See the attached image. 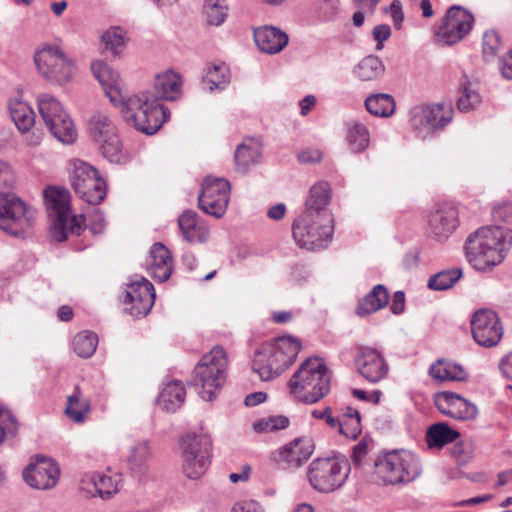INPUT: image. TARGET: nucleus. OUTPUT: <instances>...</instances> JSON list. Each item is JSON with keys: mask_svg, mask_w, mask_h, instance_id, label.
Instances as JSON below:
<instances>
[{"mask_svg": "<svg viewBox=\"0 0 512 512\" xmlns=\"http://www.w3.org/2000/svg\"><path fill=\"white\" fill-rule=\"evenodd\" d=\"M16 182L15 172L11 165L0 160V192H9Z\"/></svg>", "mask_w": 512, "mask_h": 512, "instance_id": "nucleus-56", "label": "nucleus"}, {"mask_svg": "<svg viewBox=\"0 0 512 512\" xmlns=\"http://www.w3.org/2000/svg\"><path fill=\"white\" fill-rule=\"evenodd\" d=\"M43 204L50 222L49 235L54 241L64 242L85 230V216L73 212L70 194H43Z\"/></svg>", "mask_w": 512, "mask_h": 512, "instance_id": "nucleus-5", "label": "nucleus"}, {"mask_svg": "<svg viewBox=\"0 0 512 512\" xmlns=\"http://www.w3.org/2000/svg\"><path fill=\"white\" fill-rule=\"evenodd\" d=\"M183 473L189 479H199L210 465L212 442L205 434L187 433L179 441Z\"/></svg>", "mask_w": 512, "mask_h": 512, "instance_id": "nucleus-9", "label": "nucleus"}, {"mask_svg": "<svg viewBox=\"0 0 512 512\" xmlns=\"http://www.w3.org/2000/svg\"><path fill=\"white\" fill-rule=\"evenodd\" d=\"M290 393L299 401L313 404L330 390V375L322 359L307 358L288 383Z\"/></svg>", "mask_w": 512, "mask_h": 512, "instance_id": "nucleus-3", "label": "nucleus"}, {"mask_svg": "<svg viewBox=\"0 0 512 512\" xmlns=\"http://www.w3.org/2000/svg\"><path fill=\"white\" fill-rule=\"evenodd\" d=\"M350 473V465L336 457L314 459L307 471L311 487L320 493H330L343 486Z\"/></svg>", "mask_w": 512, "mask_h": 512, "instance_id": "nucleus-8", "label": "nucleus"}, {"mask_svg": "<svg viewBox=\"0 0 512 512\" xmlns=\"http://www.w3.org/2000/svg\"><path fill=\"white\" fill-rule=\"evenodd\" d=\"M459 92L457 108L462 112L473 110L481 102L480 95L470 88V82L466 77L460 83Z\"/></svg>", "mask_w": 512, "mask_h": 512, "instance_id": "nucleus-50", "label": "nucleus"}, {"mask_svg": "<svg viewBox=\"0 0 512 512\" xmlns=\"http://www.w3.org/2000/svg\"><path fill=\"white\" fill-rule=\"evenodd\" d=\"M346 141L353 153H362L370 142V133L367 127L358 122L347 123Z\"/></svg>", "mask_w": 512, "mask_h": 512, "instance_id": "nucleus-40", "label": "nucleus"}, {"mask_svg": "<svg viewBox=\"0 0 512 512\" xmlns=\"http://www.w3.org/2000/svg\"><path fill=\"white\" fill-rule=\"evenodd\" d=\"M33 211L16 194H0V229L15 237L24 236L32 225Z\"/></svg>", "mask_w": 512, "mask_h": 512, "instance_id": "nucleus-12", "label": "nucleus"}, {"mask_svg": "<svg viewBox=\"0 0 512 512\" xmlns=\"http://www.w3.org/2000/svg\"><path fill=\"white\" fill-rule=\"evenodd\" d=\"M372 34L373 38L377 41V50H381L383 48L382 43L391 36V29L385 24L377 25L374 27Z\"/></svg>", "mask_w": 512, "mask_h": 512, "instance_id": "nucleus-60", "label": "nucleus"}, {"mask_svg": "<svg viewBox=\"0 0 512 512\" xmlns=\"http://www.w3.org/2000/svg\"><path fill=\"white\" fill-rule=\"evenodd\" d=\"M313 451L314 444L310 438H298L279 450L278 462L284 464V468H298Z\"/></svg>", "mask_w": 512, "mask_h": 512, "instance_id": "nucleus-25", "label": "nucleus"}, {"mask_svg": "<svg viewBox=\"0 0 512 512\" xmlns=\"http://www.w3.org/2000/svg\"><path fill=\"white\" fill-rule=\"evenodd\" d=\"M390 15L393 19L394 25L397 29L401 27V23L404 20V13L402 11V5L399 0H394L390 5Z\"/></svg>", "mask_w": 512, "mask_h": 512, "instance_id": "nucleus-63", "label": "nucleus"}, {"mask_svg": "<svg viewBox=\"0 0 512 512\" xmlns=\"http://www.w3.org/2000/svg\"><path fill=\"white\" fill-rule=\"evenodd\" d=\"M300 350L301 344L296 338L281 336L268 342V348L264 351V354H259V358L260 361H263L265 360V355L274 357V369L282 374L294 363Z\"/></svg>", "mask_w": 512, "mask_h": 512, "instance_id": "nucleus-21", "label": "nucleus"}, {"mask_svg": "<svg viewBox=\"0 0 512 512\" xmlns=\"http://www.w3.org/2000/svg\"><path fill=\"white\" fill-rule=\"evenodd\" d=\"M337 427L339 432L347 438L356 439L361 433V418L338 420Z\"/></svg>", "mask_w": 512, "mask_h": 512, "instance_id": "nucleus-55", "label": "nucleus"}, {"mask_svg": "<svg viewBox=\"0 0 512 512\" xmlns=\"http://www.w3.org/2000/svg\"><path fill=\"white\" fill-rule=\"evenodd\" d=\"M182 78L173 71H166L156 75L154 79L152 97L161 102L162 100H175L182 93Z\"/></svg>", "mask_w": 512, "mask_h": 512, "instance_id": "nucleus-26", "label": "nucleus"}, {"mask_svg": "<svg viewBox=\"0 0 512 512\" xmlns=\"http://www.w3.org/2000/svg\"><path fill=\"white\" fill-rule=\"evenodd\" d=\"M74 192H106L107 184L99 171L90 164L77 161L71 176Z\"/></svg>", "mask_w": 512, "mask_h": 512, "instance_id": "nucleus-23", "label": "nucleus"}, {"mask_svg": "<svg viewBox=\"0 0 512 512\" xmlns=\"http://www.w3.org/2000/svg\"><path fill=\"white\" fill-rule=\"evenodd\" d=\"M492 217L495 221H502L506 223L512 222V203L504 202L498 204L492 209Z\"/></svg>", "mask_w": 512, "mask_h": 512, "instance_id": "nucleus-57", "label": "nucleus"}, {"mask_svg": "<svg viewBox=\"0 0 512 512\" xmlns=\"http://www.w3.org/2000/svg\"><path fill=\"white\" fill-rule=\"evenodd\" d=\"M18 424L14 416L7 409L0 408V444L7 434L15 435Z\"/></svg>", "mask_w": 512, "mask_h": 512, "instance_id": "nucleus-54", "label": "nucleus"}, {"mask_svg": "<svg viewBox=\"0 0 512 512\" xmlns=\"http://www.w3.org/2000/svg\"><path fill=\"white\" fill-rule=\"evenodd\" d=\"M155 301V289L153 284L144 277H137L127 284L123 302L125 310L133 317L146 316Z\"/></svg>", "mask_w": 512, "mask_h": 512, "instance_id": "nucleus-15", "label": "nucleus"}, {"mask_svg": "<svg viewBox=\"0 0 512 512\" xmlns=\"http://www.w3.org/2000/svg\"><path fill=\"white\" fill-rule=\"evenodd\" d=\"M389 301V293L386 287L378 284L359 302L356 313L366 316L384 308Z\"/></svg>", "mask_w": 512, "mask_h": 512, "instance_id": "nucleus-33", "label": "nucleus"}, {"mask_svg": "<svg viewBox=\"0 0 512 512\" xmlns=\"http://www.w3.org/2000/svg\"><path fill=\"white\" fill-rule=\"evenodd\" d=\"M434 402L441 414L456 420H473L478 415L476 405L455 392H439Z\"/></svg>", "mask_w": 512, "mask_h": 512, "instance_id": "nucleus-20", "label": "nucleus"}, {"mask_svg": "<svg viewBox=\"0 0 512 512\" xmlns=\"http://www.w3.org/2000/svg\"><path fill=\"white\" fill-rule=\"evenodd\" d=\"M499 68L505 79H512V50L499 59Z\"/></svg>", "mask_w": 512, "mask_h": 512, "instance_id": "nucleus-61", "label": "nucleus"}, {"mask_svg": "<svg viewBox=\"0 0 512 512\" xmlns=\"http://www.w3.org/2000/svg\"><path fill=\"white\" fill-rule=\"evenodd\" d=\"M82 489L86 490L92 496H98L102 499H109L118 492L117 484L111 477L105 475H92L87 481H83Z\"/></svg>", "mask_w": 512, "mask_h": 512, "instance_id": "nucleus-38", "label": "nucleus"}, {"mask_svg": "<svg viewBox=\"0 0 512 512\" xmlns=\"http://www.w3.org/2000/svg\"><path fill=\"white\" fill-rule=\"evenodd\" d=\"M405 309V294L403 291H396L392 297L390 310L393 314L399 315Z\"/></svg>", "mask_w": 512, "mask_h": 512, "instance_id": "nucleus-62", "label": "nucleus"}, {"mask_svg": "<svg viewBox=\"0 0 512 512\" xmlns=\"http://www.w3.org/2000/svg\"><path fill=\"white\" fill-rule=\"evenodd\" d=\"M91 70L95 78L100 82L105 94L115 106L124 100L120 88L119 74L103 61H95L91 64Z\"/></svg>", "mask_w": 512, "mask_h": 512, "instance_id": "nucleus-24", "label": "nucleus"}, {"mask_svg": "<svg viewBox=\"0 0 512 512\" xmlns=\"http://www.w3.org/2000/svg\"><path fill=\"white\" fill-rule=\"evenodd\" d=\"M354 364L357 372L370 383L385 379L389 372V365L382 353L368 346L357 348Z\"/></svg>", "mask_w": 512, "mask_h": 512, "instance_id": "nucleus-18", "label": "nucleus"}, {"mask_svg": "<svg viewBox=\"0 0 512 512\" xmlns=\"http://www.w3.org/2000/svg\"><path fill=\"white\" fill-rule=\"evenodd\" d=\"M462 277L460 268H452L440 271L432 275L428 280V287L435 291H444L452 286Z\"/></svg>", "mask_w": 512, "mask_h": 512, "instance_id": "nucleus-48", "label": "nucleus"}, {"mask_svg": "<svg viewBox=\"0 0 512 512\" xmlns=\"http://www.w3.org/2000/svg\"><path fill=\"white\" fill-rule=\"evenodd\" d=\"M369 440L363 438L360 442H358L354 448L352 453V461L354 465L360 466L363 462V459L369 452Z\"/></svg>", "mask_w": 512, "mask_h": 512, "instance_id": "nucleus-58", "label": "nucleus"}, {"mask_svg": "<svg viewBox=\"0 0 512 512\" xmlns=\"http://www.w3.org/2000/svg\"><path fill=\"white\" fill-rule=\"evenodd\" d=\"M499 369L507 380L512 381V353H509L500 360Z\"/></svg>", "mask_w": 512, "mask_h": 512, "instance_id": "nucleus-64", "label": "nucleus"}, {"mask_svg": "<svg viewBox=\"0 0 512 512\" xmlns=\"http://www.w3.org/2000/svg\"><path fill=\"white\" fill-rule=\"evenodd\" d=\"M185 388L180 381L174 380L165 385L158 403L168 412H175L185 401Z\"/></svg>", "mask_w": 512, "mask_h": 512, "instance_id": "nucleus-36", "label": "nucleus"}, {"mask_svg": "<svg viewBox=\"0 0 512 512\" xmlns=\"http://www.w3.org/2000/svg\"><path fill=\"white\" fill-rule=\"evenodd\" d=\"M98 337L90 331H81L72 340L73 351L82 358L91 357L97 347Z\"/></svg>", "mask_w": 512, "mask_h": 512, "instance_id": "nucleus-47", "label": "nucleus"}, {"mask_svg": "<svg viewBox=\"0 0 512 512\" xmlns=\"http://www.w3.org/2000/svg\"><path fill=\"white\" fill-rule=\"evenodd\" d=\"M232 512H264V510L257 501L244 500L235 503Z\"/></svg>", "mask_w": 512, "mask_h": 512, "instance_id": "nucleus-59", "label": "nucleus"}, {"mask_svg": "<svg viewBox=\"0 0 512 512\" xmlns=\"http://www.w3.org/2000/svg\"><path fill=\"white\" fill-rule=\"evenodd\" d=\"M231 184L224 177L206 176L200 186L199 192H230Z\"/></svg>", "mask_w": 512, "mask_h": 512, "instance_id": "nucleus-53", "label": "nucleus"}, {"mask_svg": "<svg viewBox=\"0 0 512 512\" xmlns=\"http://www.w3.org/2000/svg\"><path fill=\"white\" fill-rule=\"evenodd\" d=\"M229 82L230 72L225 64L209 66L202 80L204 88L209 91H214L215 89L222 90Z\"/></svg>", "mask_w": 512, "mask_h": 512, "instance_id": "nucleus-43", "label": "nucleus"}, {"mask_svg": "<svg viewBox=\"0 0 512 512\" xmlns=\"http://www.w3.org/2000/svg\"><path fill=\"white\" fill-rule=\"evenodd\" d=\"M101 41L107 51L118 56L125 48V32L120 27H112L102 34Z\"/></svg>", "mask_w": 512, "mask_h": 512, "instance_id": "nucleus-49", "label": "nucleus"}, {"mask_svg": "<svg viewBox=\"0 0 512 512\" xmlns=\"http://www.w3.org/2000/svg\"><path fill=\"white\" fill-rule=\"evenodd\" d=\"M88 132L95 143L118 134L111 118L101 112L94 113L88 121Z\"/></svg>", "mask_w": 512, "mask_h": 512, "instance_id": "nucleus-35", "label": "nucleus"}, {"mask_svg": "<svg viewBox=\"0 0 512 512\" xmlns=\"http://www.w3.org/2000/svg\"><path fill=\"white\" fill-rule=\"evenodd\" d=\"M365 107L374 116L389 117L394 113L395 100L390 94L378 93L366 98Z\"/></svg>", "mask_w": 512, "mask_h": 512, "instance_id": "nucleus-42", "label": "nucleus"}, {"mask_svg": "<svg viewBox=\"0 0 512 512\" xmlns=\"http://www.w3.org/2000/svg\"><path fill=\"white\" fill-rule=\"evenodd\" d=\"M268 348V342L262 344L254 353V357L252 360V369L256 372L261 380L270 381L276 377H278L281 373L278 370H275L273 358L268 355H265V360L260 361L259 354H264V351Z\"/></svg>", "mask_w": 512, "mask_h": 512, "instance_id": "nucleus-45", "label": "nucleus"}, {"mask_svg": "<svg viewBox=\"0 0 512 512\" xmlns=\"http://www.w3.org/2000/svg\"><path fill=\"white\" fill-rule=\"evenodd\" d=\"M39 113L50 131L60 142L71 144L77 137L74 123L61 103L50 94L37 97Z\"/></svg>", "mask_w": 512, "mask_h": 512, "instance_id": "nucleus-10", "label": "nucleus"}, {"mask_svg": "<svg viewBox=\"0 0 512 512\" xmlns=\"http://www.w3.org/2000/svg\"><path fill=\"white\" fill-rule=\"evenodd\" d=\"M151 457L149 443L146 440L135 442L129 449L127 463L129 470L136 476L144 475Z\"/></svg>", "mask_w": 512, "mask_h": 512, "instance_id": "nucleus-32", "label": "nucleus"}, {"mask_svg": "<svg viewBox=\"0 0 512 512\" xmlns=\"http://www.w3.org/2000/svg\"><path fill=\"white\" fill-rule=\"evenodd\" d=\"M90 411V399L84 397L79 386H75L72 394L67 397V404L64 410L65 415L74 423H83L86 421Z\"/></svg>", "mask_w": 512, "mask_h": 512, "instance_id": "nucleus-31", "label": "nucleus"}, {"mask_svg": "<svg viewBox=\"0 0 512 512\" xmlns=\"http://www.w3.org/2000/svg\"><path fill=\"white\" fill-rule=\"evenodd\" d=\"M454 110L450 105L435 104L415 107L411 111L410 125L418 137L426 138L433 131L443 129L453 119Z\"/></svg>", "mask_w": 512, "mask_h": 512, "instance_id": "nucleus-13", "label": "nucleus"}, {"mask_svg": "<svg viewBox=\"0 0 512 512\" xmlns=\"http://www.w3.org/2000/svg\"><path fill=\"white\" fill-rule=\"evenodd\" d=\"M60 470L50 458L39 457L30 463L23 471L25 482L32 488L48 490L53 488L59 480Z\"/></svg>", "mask_w": 512, "mask_h": 512, "instance_id": "nucleus-19", "label": "nucleus"}, {"mask_svg": "<svg viewBox=\"0 0 512 512\" xmlns=\"http://www.w3.org/2000/svg\"><path fill=\"white\" fill-rule=\"evenodd\" d=\"M512 245V230L501 226L481 227L465 242L468 262L478 271H488L503 262Z\"/></svg>", "mask_w": 512, "mask_h": 512, "instance_id": "nucleus-2", "label": "nucleus"}, {"mask_svg": "<svg viewBox=\"0 0 512 512\" xmlns=\"http://www.w3.org/2000/svg\"><path fill=\"white\" fill-rule=\"evenodd\" d=\"M228 4L226 0H205L203 15L205 22L210 26H220L228 16Z\"/></svg>", "mask_w": 512, "mask_h": 512, "instance_id": "nucleus-46", "label": "nucleus"}, {"mask_svg": "<svg viewBox=\"0 0 512 512\" xmlns=\"http://www.w3.org/2000/svg\"><path fill=\"white\" fill-rule=\"evenodd\" d=\"M9 114L17 129L22 133H29L35 123V113L23 101L11 100L8 104Z\"/></svg>", "mask_w": 512, "mask_h": 512, "instance_id": "nucleus-34", "label": "nucleus"}, {"mask_svg": "<svg viewBox=\"0 0 512 512\" xmlns=\"http://www.w3.org/2000/svg\"><path fill=\"white\" fill-rule=\"evenodd\" d=\"M501 49V40L497 31L489 30L483 35L482 54L485 62H492Z\"/></svg>", "mask_w": 512, "mask_h": 512, "instance_id": "nucleus-51", "label": "nucleus"}, {"mask_svg": "<svg viewBox=\"0 0 512 512\" xmlns=\"http://www.w3.org/2000/svg\"><path fill=\"white\" fill-rule=\"evenodd\" d=\"M471 330L475 342L486 348L496 346L503 336L500 319L490 309H480L473 314Z\"/></svg>", "mask_w": 512, "mask_h": 512, "instance_id": "nucleus-16", "label": "nucleus"}, {"mask_svg": "<svg viewBox=\"0 0 512 512\" xmlns=\"http://www.w3.org/2000/svg\"><path fill=\"white\" fill-rule=\"evenodd\" d=\"M474 16L461 6L450 7L439 27L437 40L445 45H453L464 39L471 31Z\"/></svg>", "mask_w": 512, "mask_h": 512, "instance_id": "nucleus-14", "label": "nucleus"}, {"mask_svg": "<svg viewBox=\"0 0 512 512\" xmlns=\"http://www.w3.org/2000/svg\"><path fill=\"white\" fill-rule=\"evenodd\" d=\"M102 156L110 163L124 165L129 162L128 152L123 148L119 135L97 142Z\"/></svg>", "mask_w": 512, "mask_h": 512, "instance_id": "nucleus-39", "label": "nucleus"}, {"mask_svg": "<svg viewBox=\"0 0 512 512\" xmlns=\"http://www.w3.org/2000/svg\"><path fill=\"white\" fill-rule=\"evenodd\" d=\"M262 145L255 138H245L234 153L236 171L246 173L252 166L259 163Z\"/></svg>", "mask_w": 512, "mask_h": 512, "instance_id": "nucleus-28", "label": "nucleus"}, {"mask_svg": "<svg viewBox=\"0 0 512 512\" xmlns=\"http://www.w3.org/2000/svg\"><path fill=\"white\" fill-rule=\"evenodd\" d=\"M377 477L385 485H407L422 474L420 459L411 451L395 449L378 454L374 461Z\"/></svg>", "mask_w": 512, "mask_h": 512, "instance_id": "nucleus-4", "label": "nucleus"}, {"mask_svg": "<svg viewBox=\"0 0 512 512\" xmlns=\"http://www.w3.org/2000/svg\"><path fill=\"white\" fill-rule=\"evenodd\" d=\"M178 228L184 241L191 245L204 244L210 237L208 224L190 209L184 210L178 217Z\"/></svg>", "mask_w": 512, "mask_h": 512, "instance_id": "nucleus-22", "label": "nucleus"}, {"mask_svg": "<svg viewBox=\"0 0 512 512\" xmlns=\"http://www.w3.org/2000/svg\"><path fill=\"white\" fill-rule=\"evenodd\" d=\"M385 66L375 55L364 57L355 67V74L362 81H371L383 75Z\"/></svg>", "mask_w": 512, "mask_h": 512, "instance_id": "nucleus-44", "label": "nucleus"}, {"mask_svg": "<svg viewBox=\"0 0 512 512\" xmlns=\"http://www.w3.org/2000/svg\"><path fill=\"white\" fill-rule=\"evenodd\" d=\"M122 113L126 121L140 132L153 135L167 120L169 110L150 91L128 98L124 97Z\"/></svg>", "mask_w": 512, "mask_h": 512, "instance_id": "nucleus-6", "label": "nucleus"}, {"mask_svg": "<svg viewBox=\"0 0 512 512\" xmlns=\"http://www.w3.org/2000/svg\"><path fill=\"white\" fill-rule=\"evenodd\" d=\"M460 433L444 422L431 425L426 433V442L430 448H442L445 445L456 441Z\"/></svg>", "mask_w": 512, "mask_h": 512, "instance_id": "nucleus-37", "label": "nucleus"}, {"mask_svg": "<svg viewBox=\"0 0 512 512\" xmlns=\"http://www.w3.org/2000/svg\"><path fill=\"white\" fill-rule=\"evenodd\" d=\"M34 61L41 75L52 83L63 84L73 75V61L56 45H42Z\"/></svg>", "mask_w": 512, "mask_h": 512, "instance_id": "nucleus-11", "label": "nucleus"}, {"mask_svg": "<svg viewBox=\"0 0 512 512\" xmlns=\"http://www.w3.org/2000/svg\"><path fill=\"white\" fill-rule=\"evenodd\" d=\"M288 425L289 419L286 416L273 415L254 422L253 428L256 432L266 433L285 429Z\"/></svg>", "mask_w": 512, "mask_h": 512, "instance_id": "nucleus-52", "label": "nucleus"}, {"mask_svg": "<svg viewBox=\"0 0 512 512\" xmlns=\"http://www.w3.org/2000/svg\"><path fill=\"white\" fill-rule=\"evenodd\" d=\"M228 360L225 350L215 346L194 368L193 383L205 401H213L226 381Z\"/></svg>", "mask_w": 512, "mask_h": 512, "instance_id": "nucleus-7", "label": "nucleus"}, {"mask_svg": "<svg viewBox=\"0 0 512 512\" xmlns=\"http://www.w3.org/2000/svg\"><path fill=\"white\" fill-rule=\"evenodd\" d=\"M172 256L169 250L162 243H155L150 249L149 270L151 275L164 282L168 280L172 274Z\"/></svg>", "mask_w": 512, "mask_h": 512, "instance_id": "nucleus-29", "label": "nucleus"}, {"mask_svg": "<svg viewBox=\"0 0 512 512\" xmlns=\"http://www.w3.org/2000/svg\"><path fill=\"white\" fill-rule=\"evenodd\" d=\"M429 375L438 382H462L468 379V373L462 365L447 359L436 360L429 368Z\"/></svg>", "mask_w": 512, "mask_h": 512, "instance_id": "nucleus-30", "label": "nucleus"}, {"mask_svg": "<svg viewBox=\"0 0 512 512\" xmlns=\"http://www.w3.org/2000/svg\"><path fill=\"white\" fill-rule=\"evenodd\" d=\"M228 203V194H198V207L215 218H221L225 214Z\"/></svg>", "mask_w": 512, "mask_h": 512, "instance_id": "nucleus-41", "label": "nucleus"}, {"mask_svg": "<svg viewBox=\"0 0 512 512\" xmlns=\"http://www.w3.org/2000/svg\"><path fill=\"white\" fill-rule=\"evenodd\" d=\"M254 40L259 49L267 54L279 53L288 44L287 34L274 26L255 29Z\"/></svg>", "mask_w": 512, "mask_h": 512, "instance_id": "nucleus-27", "label": "nucleus"}, {"mask_svg": "<svg viewBox=\"0 0 512 512\" xmlns=\"http://www.w3.org/2000/svg\"><path fill=\"white\" fill-rule=\"evenodd\" d=\"M458 206L450 201L436 203L430 211V233L439 241L446 240L459 226Z\"/></svg>", "mask_w": 512, "mask_h": 512, "instance_id": "nucleus-17", "label": "nucleus"}, {"mask_svg": "<svg viewBox=\"0 0 512 512\" xmlns=\"http://www.w3.org/2000/svg\"><path fill=\"white\" fill-rule=\"evenodd\" d=\"M330 194H309L305 210L292 225V235L296 243L309 250L324 248L332 239L334 219L327 210Z\"/></svg>", "mask_w": 512, "mask_h": 512, "instance_id": "nucleus-1", "label": "nucleus"}]
</instances>
